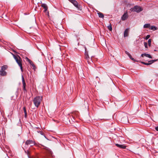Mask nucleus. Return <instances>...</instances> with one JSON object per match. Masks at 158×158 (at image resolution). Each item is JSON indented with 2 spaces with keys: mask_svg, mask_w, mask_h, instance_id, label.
<instances>
[{
  "mask_svg": "<svg viewBox=\"0 0 158 158\" xmlns=\"http://www.w3.org/2000/svg\"><path fill=\"white\" fill-rule=\"evenodd\" d=\"M7 73L5 71L2 70L1 69L0 71V75L1 76H5L6 75Z\"/></svg>",
  "mask_w": 158,
  "mask_h": 158,
  "instance_id": "nucleus-10",
  "label": "nucleus"
},
{
  "mask_svg": "<svg viewBox=\"0 0 158 158\" xmlns=\"http://www.w3.org/2000/svg\"><path fill=\"white\" fill-rule=\"evenodd\" d=\"M7 68V65H5L3 66H2L1 67V69L2 70L5 71V70Z\"/></svg>",
  "mask_w": 158,
  "mask_h": 158,
  "instance_id": "nucleus-16",
  "label": "nucleus"
},
{
  "mask_svg": "<svg viewBox=\"0 0 158 158\" xmlns=\"http://www.w3.org/2000/svg\"><path fill=\"white\" fill-rule=\"evenodd\" d=\"M150 29L151 30L155 31L157 29V28L154 26H152L151 27Z\"/></svg>",
  "mask_w": 158,
  "mask_h": 158,
  "instance_id": "nucleus-17",
  "label": "nucleus"
},
{
  "mask_svg": "<svg viewBox=\"0 0 158 158\" xmlns=\"http://www.w3.org/2000/svg\"><path fill=\"white\" fill-rule=\"evenodd\" d=\"M19 66L20 67V69L21 70V71L22 72H23V69L22 64L21 65Z\"/></svg>",
  "mask_w": 158,
  "mask_h": 158,
  "instance_id": "nucleus-28",
  "label": "nucleus"
},
{
  "mask_svg": "<svg viewBox=\"0 0 158 158\" xmlns=\"http://www.w3.org/2000/svg\"><path fill=\"white\" fill-rule=\"evenodd\" d=\"M157 60V59L152 60H150V61H149L148 62L152 63V64L155 61H156Z\"/></svg>",
  "mask_w": 158,
  "mask_h": 158,
  "instance_id": "nucleus-22",
  "label": "nucleus"
},
{
  "mask_svg": "<svg viewBox=\"0 0 158 158\" xmlns=\"http://www.w3.org/2000/svg\"><path fill=\"white\" fill-rule=\"evenodd\" d=\"M131 60H132L133 61H136L135 60L134 58H133L132 59H131Z\"/></svg>",
  "mask_w": 158,
  "mask_h": 158,
  "instance_id": "nucleus-34",
  "label": "nucleus"
},
{
  "mask_svg": "<svg viewBox=\"0 0 158 158\" xmlns=\"http://www.w3.org/2000/svg\"><path fill=\"white\" fill-rule=\"evenodd\" d=\"M41 6L44 8V12H46L48 10V7L46 4L43 3L41 5Z\"/></svg>",
  "mask_w": 158,
  "mask_h": 158,
  "instance_id": "nucleus-12",
  "label": "nucleus"
},
{
  "mask_svg": "<svg viewBox=\"0 0 158 158\" xmlns=\"http://www.w3.org/2000/svg\"><path fill=\"white\" fill-rule=\"evenodd\" d=\"M31 158H37L36 157H34L32 156Z\"/></svg>",
  "mask_w": 158,
  "mask_h": 158,
  "instance_id": "nucleus-36",
  "label": "nucleus"
},
{
  "mask_svg": "<svg viewBox=\"0 0 158 158\" xmlns=\"http://www.w3.org/2000/svg\"><path fill=\"white\" fill-rule=\"evenodd\" d=\"M129 56L131 60V59H132L133 58L131 56V55H130V56Z\"/></svg>",
  "mask_w": 158,
  "mask_h": 158,
  "instance_id": "nucleus-32",
  "label": "nucleus"
},
{
  "mask_svg": "<svg viewBox=\"0 0 158 158\" xmlns=\"http://www.w3.org/2000/svg\"><path fill=\"white\" fill-rule=\"evenodd\" d=\"M131 11H135L139 13L143 10V9L141 6H135L133 8L130 9Z\"/></svg>",
  "mask_w": 158,
  "mask_h": 158,
  "instance_id": "nucleus-2",
  "label": "nucleus"
},
{
  "mask_svg": "<svg viewBox=\"0 0 158 158\" xmlns=\"http://www.w3.org/2000/svg\"><path fill=\"white\" fill-rule=\"evenodd\" d=\"M27 60H28V61L29 62V60H30L29 59H28V58H27Z\"/></svg>",
  "mask_w": 158,
  "mask_h": 158,
  "instance_id": "nucleus-35",
  "label": "nucleus"
},
{
  "mask_svg": "<svg viewBox=\"0 0 158 158\" xmlns=\"http://www.w3.org/2000/svg\"><path fill=\"white\" fill-rule=\"evenodd\" d=\"M129 32V29L127 28L125 31L124 33V37H126L128 36Z\"/></svg>",
  "mask_w": 158,
  "mask_h": 158,
  "instance_id": "nucleus-9",
  "label": "nucleus"
},
{
  "mask_svg": "<svg viewBox=\"0 0 158 158\" xmlns=\"http://www.w3.org/2000/svg\"><path fill=\"white\" fill-rule=\"evenodd\" d=\"M75 112H73V114H75Z\"/></svg>",
  "mask_w": 158,
  "mask_h": 158,
  "instance_id": "nucleus-37",
  "label": "nucleus"
},
{
  "mask_svg": "<svg viewBox=\"0 0 158 158\" xmlns=\"http://www.w3.org/2000/svg\"><path fill=\"white\" fill-rule=\"evenodd\" d=\"M131 60H132L133 61H136L135 60L134 58H133L132 59H131Z\"/></svg>",
  "mask_w": 158,
  "mask_h": 158,
  "instance_id": "nucleus-33",
  "label": "nucleus"
},
{
  "mask_svg": "<svg viewBox=\"0 0 158 158\" xmlns=\"http://www.w3.org/2000/svg\"><path fill=\"white\" fill-rule=\"evenodd\" d=\"M107 28L110 31H111L112 30V27L111 24L108 26Z\"/></svg>",
  "mask_w": 158,
  "mask_h": 158,
  "instance_id": "nucleus-20",
  "label": "nucleus"
},
{
  "mask_svg": "<svg viewBox=\"0 0 158 158\" xmlns=\"http://www.w3.org/2000/svg\"><path fill=\"white\" fill-rule=\"evenodd\" d=\"M38 133H40L41 135H44V136L45 137V135H44V133H43L42 132V131H38Z\"/></svg>",
  "mask_w": 158,
  "mask_h": 158,
  "instance_id": "nucleus-24",
  "label": "nucleus"
},
{
  "mask_svg": "<svg viewBox=\"0 0 158 158\" xmlns=\"http://www.w3.org/2000/svg\"><path fill=\"white\" fill-rule=\"evenodd\" d=\"M151 42H152V40H151V39H149L148 40V45H149V46H151Z\"/></svg>",
  "mask_w": 158,
  "mask_h": 158,
  "instance_id": "nucleus-21",
  "label": "nucleus"
},
{
  "mask_svg": "<svg viewBox=\"0 0 158 158\" xmlns=\"http://www.w3.org/2000/svg\"><path fill=\"white\" fill-rule=\"evenodd\" d=\"M98 15L99 17L101 18H104V15L103 14L99 12H98Z\"/></svg>",
  "mask_w": 158,
  "mask_h": 158,
  "instance_id": "nucleus-15",
  "label": "nucleus"
},
{
  "mask_svg": "<svg viewBox=\"0 0 158 158\" xmlns=\"http://www.w3.org/2000/svg\"><path fill=\"white\" fill-rule=\"evenodd\" d=\"M35 145V143L32 140H27L25 142V148H27V146L30 145V146H32Z\"/></svg>",
  "mask_w": 158,
  "mask_h": 158,
  "instance_id": "nucleus-4",
  "label": "nucleus"
},
{
  "mask_svg": "<svg viewBox=\"0 0 158 158\" xmlns=\"http://www.w3.org/2000/svg\"><path fill=\"white\" fill-rule=\"evenodd\" d=\"M22 79L23 85V89L24 90V92H25V91L26 92L27 90L26 89V84L25 82L24 77L23 75H22Z\"/></svg>",
  "mask_w": 158,
  "mask_h": 158,
  "instance_id": "nucleus-6",
  "label": "nucleus"
},
{
  "mask_svg": "<svg viewBox=\"0 0 158 158\" xmlns=\"http://www.w3.org/2000/svg\"><path fill=\"white\" fill-rule=\"evenodd\" d=\"M155 129L156 130V131H158V126L156 127Z\"/></svg>",
  "mask_w": 158,
  "mask_h": 158,
  "instance_id": "nucleus-31",
  "label": "nucleus"
},
{
  "mask_svg": "<svg viewBox=\"0 0 158 158\" xmlns=\"http://www.w3.org/2000/svg\"><path fill=\"white\" fill-rule=\"evenodd\" d=\"M85 58L87 60H88L89 59V55L88 54H85Z\"/></svg>",
  "mask_w": 158,
  "mask_h": 158,
  "instance_id": "nucleus-26",
  "label": "nucleus"
},
{
  "mask_svg": "<svg viewBox=\"0 0 158 158\" xmlns=\"http://www.w3.org/2000/svg\"><path fill=\"white\" fill-rule=\"evenodd\" d=\"M29 62L30 63V64L33 67V68L34 69H35V64H33V62L31 60H29Z\"/></svg>",
  "mask_w": 158,
  "mask_h": 158,
  "instance_id": "nucleus-14",
  "label": "nucleus"
},
{
  "mask_svg": "<svg viewBox=\"0 0 158 158\" xmlns=\"http://www.w3.org/2000/svg\"><path fill=\"white\" fill-rule=\"evenodd\" d=\"M127 55L129 56L130 55V54L127 52L126 51H125Z\"/></svg>",
  "mask_w": 158,
  "mask_h": 158,
  "instance_id": "nucleus-29",
  "label": "nucleus"
},
{
  "mask_svg": "<svg viewBox=\"0 0 158 158\" xmlns=\"http://www.w3.org/2000/svg\"><path fill=\"white\" fill-rule=\"evenodd\" d=\"M144 56H145L147 57H148L149 58H152V56H151V55H150V54H146V53H144V54H142L141 55V56H142V57H143Z\"/></svg>",
  "mask_w": 158,
  "mask_h": 158,
  "instance_id": "nucleus-11",
  "label": "nucleus"
},
{
  "mask_svg": "<svg viewBox=\"0 0 158 158\" xmlns=\"http://www.w3.org/2000/svg\"><path fill=\"white\" fill-rule=\"evenodd\" d=\"M23 111H24V113H27V112L26 110V107H23Z\"/></svg>",
  "mask_w": 158,
  "mask_h": 158,
  "instance_id": "nucleus-27",
  "label": "nucleus"
},
{
  "mask_svg": "<svg viewBox=\"0 0 158 158\" xmlns=\"http://www.w3.org/2000/svg\"><path fill=\"white\" fill-rule=\"evenodd\" d=\"M144 46H145V47L146 48H148V46H147V43L146 42H144Z\"/></svg>",
  "mask_w": 158,
  "mask_h": 158,
  "instance_id": "nucleus-23",
  "label": "nucleus"
},
{
  "mask_svg": "<svg viewBox=\"0 0 158 158\" xmlns=\"http://www.w3.org/2000/svg\"><path fill=\"white\" fill-rule=\"evenodd\" d=\"M150 37V35H147L145 37V39L146 40L148 39Z\"/></svg>",
  "mask_w": 158,
  "mask_h": 158,
  "instance_id": "nucleus-25",
  "label": "nucleus"
},
{
  "mask_svg": "<svg viewBox=\"0 0 158 158\" xmlns=\"http://www.w3.org/2000/svg\"><path fill=\"white\" fill-rule=\"evenodd\" d=\"M115 145L118 147L123 149H125L126 148V146L123 144H119L117 143L115 144Z\"/></svg>",
  "mask_w": 158,
  "mask_h": 158,
  "instance_id": "nucleus-8",
  "label": "nucleus"
},
{
  "mask_svg": "<svg viewBox=\"0 0 158 158\" xmlns=\"http://www.w3.org/2000/svg\"><path fill=\"white\" fill-rule=\"evenodd\" d=\"M128 15L127 12L125 13L121 17L122 20L123 21H124L128 18Z\"/></svg>",
  "mask_w": 158,
  "mask_h": 158,
  "instance_id": "nucleus-7",
  "label": "nucleus"
},
{
  "mask_svg": "<svg viewBox=\"0 0 158 158\" xmlns=\"http://www.w3.org/2000/svg\"><path fill=\"white\" fill-rule=\"evenodd\" d=\"M23 149L24 150L25 153L27 155L28 158H31L30 156V154L29 151L28 150H27V151L25 150L23 148Z\"/></svg>",
  "mask_w": 158,
  "mask_h": 158,
  "instance_id": "nucleus-13",
  "label": "nucleus"
},
{
  "mask_svg": "<svg viewBox=\"0 0 158 158\" xmlns=\"http://www.w3.org/2000/svg\"><path fill=\"white\" fill-rule=\"evenodd\" d=\"M24 114H25V118H26L27 117V113H24Z\"/></svg>",
  "mask_w": 158,
  "mask_h": 158,
  "instance_id": "nucleus-30",
  "label": "nucleus"
},
{
  "mask_svg": "<svg viewBox=\"0 0 158 158\" xmlns=\"http://www.w3.org/2000/svg\"><path fill=\"white\" fill-rule=\"evenodd\" d=\"M70 2L72 3L75 7L78 9H80L81 7V5L78 4L77 2L75 0H68Z\"/></svg>",
  "mask_w": 158,
  "mask_h": 158,
  "instance_id": "nucleus-5",
  "label": "nucleus"
},
{
  "mask_svg": "<svg viewBox=\"0 0 158 158\" xmlns=\"http://www.w3.org/2000/svg\"><path fill=\"white\" fill-rule=\"evenodd\" d=\"M141 63L143 64H144L145 65H150L151 64H152V63H150V62H149L148 63H146L144 62H141Z\"/></svg>",
  "mask_w": 158,
  "mask_h": 158,
  "instance_id": "nucleus-18",
  "label": "nucleus"
},
{
  "mask_svg": "<svg viewBox=\"0 0 158 158\" xmlns=\"http://www.w3.org/2000/svg\"><path fill=\"white\" fill-rule=\"evenodd\" d=\"M42 99V97L39 96L35 97L33 100V102L35 106L38 108L40 104Z\"/></svg>",
  "mask_w": 158,
  "mask_h": 158,
  "instance_id": "nucleus-1",
  "label": "nucleus"
},
{
  "mask_svg": "<svg viewBox=\"0 0 158 158\" xmlns=\"http://www.w3.org/2000/svg\"><path fill=\"white\" fill-rule=\"evenodd\" d=\"M150 24H148V23L146 24H145L143 26V27L144 28H148L150 27Z\"/></svg>",
  "mask_w": 158,
  "mask_h": 158,
  "instance_id": "nucleus-19",
  "label": "nucleus"
},
{
  "mask_svg": "<svg viewBox=\"0 0 158 158\" xmlns=\"http://www.w3.org/2000/svg\"><path fill=\"white\" fill-rule=\"evenodd\" d=\"M13 56L14 59L19 65L20 66L22 65V60L19 56H16L14 54H13Z\"/></svg>",
  "mask_w": 158,
  "mask_h": 158,
  "instance_id": "nucleus-3",
  "label": "nucleus"
}]
</instances>
